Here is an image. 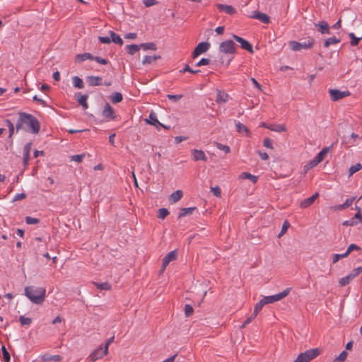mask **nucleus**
<instances>
[{"label":"nucleus","instance_id":"f257e3e1","mask_svg":"<svg viewBox=\"0 0 362 362\" xmlns=\"http://www.w3.org/2000/svg\"><path fill=\"white\" fill-rule=\"evenodd\" d=\"M236 52V47L233 40H228L222 42L218 47L219 61L223 64L225 62L224 56L228 58L226 59V66H228L230 61L233 58V55Z\"/></svg>","mask_w":362,"mask_h":362},{"label":"nucleus","instance_id":"f03ea898","mask_svg":"<svg viewBox=\"0 0 362 362\" xmlns=\"http://www.w3.org/2000/svg\"><path fill=\"white\" fill-rule=\"evenodd\" d=\"M25 296L33 303L41 304L46 297V290L42 287L26 286Z\"/></svg>","mask_w":362,"mask_h":362},{"label":"nucleus","instance_id":"7ed1b4c3","mask_svg":"<svg viewBox=\"0 0 362 362\" xmlns=\"http://www.w3.org/2000/svg\"><path fill=\"white\" fill-rule=\"evenodd\" d=\"M21 122H23L26 130L37 134L40 132V125L38 120L32 115L21 112L18 113Z\"/></svg>","mask_w":362,"mask_h":362},{"label":"nucleus","instance_id":"20e7f679","mask_svg":"<svg viewBox=\"0 0 362 362\" xmlns=\"http://www.w3.org/2000/svg\"><path fill=\"white\" fill-rule=\"evenodd\" d=\"M320 350L318 348L309 349L300 354L294 362H310L320 355Z\"/></svg>","mask_w":362,"mask_h":362},{"label":"nucleus","instance_id":"39448f33","mask_svg":"<svg viewBox=\"0 0 362 362\" xmlns=\"http://www.w3.org/2000/svg\"><path fill=\"white\" fill-rule=\"evenodd\" d=\"M314 42L315 40L313 37H309L306 41L302 42L291 41L289 42V46L293 51H300L302 49H308L312 47Z\"/></svg>","mask_w":362,"mask_h":362},{"label":"nucleus","instance_id":"423d86ee","mask_svg":"<svg viewBox=\"0 0 362 362\" xmlns=\"http://www.w3.org/2000/svg\"><path fill=\"white\" fill-rule=\"evenodd\" d=\"M291 291L290 288H287L285 290H284L282 292L277 293L276 295L269 296H264L263 298H262V300L264 302V305L273 303L274 302L281 300L286 296H287Z\"/></svg>","mask_w":362,"mask_h":362},{"label":"nucleus","instance_id":"0eeeda50","mask_svg":"<svg viewBox=\"0 0 362 362\" xmlns=\"http://www.w3.org/2000/svg\"><path fill=\"white\" fill-rule=\"evenodd\" d=\"M108 353H105V349L100 346L98 349H95L88 357L87 361L88 362H94L100 358H102L104 356Z\"/></svg>","mask_w":362,"mask_h":362},{"label":"nucleus","instance_id":"6e6552de","mask_svg":"<svg viewBox=\"0 0 362 362\" xmlns=\"http://www.w3.org/2000/svg\"><path fill=\"white\" fill-rule=\"evenodd\" d=\"M210 48V43L208 42H202L197 45V46L195 47L193 53H192V57L196 58L200 54L206 52L209 50Z\"/></svg>","mask_w":362,"mask_h":362},{"label":"nucleus","instance_id":"1a4fd4ad","mask_svg":"<svg viewBox=\"0 0 362 362\" xmlns=\"http://www.w3.org/2000/svg\"><path fill=\"white\" fill-rule=\"evenodd\" d=\"M329 93L333 101L339 100L350 95L349 91H341L337 89H329Z\"/></svg>","mask_w":362,"mask_h":362},{"label":"nucleus","instance_id":"9d476101","mask_svg":"<svg viewBox=\"0 0 362 362\" xmlns=\"http://www.w3.org/2000/svg\"><path fill=\"white\" fill-rule=\"evenodd\" d=\"M329 151V148H324L312 160H310L308 163L311 167L314 168L317 165H318L320 162H322L327 153Z\"/></svg>","mask_w":362,"mask_h":362},{"label":"nucleus","instance_id":"9b49d317","mask_svg":"<svg viewBox=\"0 0 362 362\" xmlns=\"http://www.w3.org/2000/svg\"><path fill=\"white\" fill-rule=\"evenodd\" d=\"M233 37L240 44V46L243 49L248 51L250 53H253L252 46L248 41L235 35H233Z\"/></svg>","mask_w":362,"mask_h":362},{"label":"nucleus","instance_id":"f8f14e48","mask_svg":"<svg viewBox=\"0 0 362 362\" xmlns=\"http://www.w3.org/2000/svg\"><path fill=\"white\" fill-rule=\"evenodd\" d=\"M103 116L109 119H114L115 118V113L114 109L110 105L109 103H106L102 113Z\"/></svg>","mask_w":362,"mask_h":362},{"label":"nucleus","instance_id":"ddd939ff","mask_svg":"<svg viewBox=\"0 0 362 362\" xmlns=\"http://www.w3.org/2000/svg\"><path fill=\"white\" fill-rule=\"evenodd\" d=\"M191 153L192 159L194 161L202 160L205 162L207 160V157L202 150L192 149Z\"/></svg>","mask_w":362,"mask_h":362},{"label":"nucleus","instance_id":"4468645a","mask_svg":"<svg viewBox=\"0 0 362 362\" xmlns=\"http://www.w3.org/2000/svg\"><path fill=\"white\" fill-rule=\"evenodd\" d=\"M32 148V143H27L23 148V165L25 168H27L30 160V153Z\"/></svg>","mask_w":362,"mask_h":362},{"label":"nucleus","instance_id":"2eb2a0df","mask_svg":"<svg viewBox=\"0 0 362 362\" xmlns=\"http://www.w3.org/2000/svg\"><path fill=\"white\" fill-rule=\"evenodd\" d=\"M177 252L176 251H171L163 258L162 264V272L165 270L167 265L172 261L176 259Z\"/></svg>","mask_w":362,"mask_h":362},{"label":"nucleus","instance_id":"dca6fc26","mask_svg":"<svg viewBox=\"0 0 362 362\" xmlns=\"http://www.w3.org/2000/svg\"><path fill=\"white\" fill-rule=\"evenodd\" d=\"M319 197V194L317 192L315 193L313 195H312L310 197L307 198L300 202V208L305 209L310 205H312L314 202L316 200V199Z\"/></svg>","mask_w":362,"mask_h":362},{"label":"nucleus","instance_id":"f3484780","mask_svg":"<svg viewBox=\"0 0 362 362\" xmlns=\"http://www.w3.org/2000/svg\"><path fill=\"white\" fill-rule=\"evenodd\" d=\"M315 26L317 28L318 31L322 34H329V27L327 22L320 21L317 23H315Z\"/></svg>","mask_w":362,"mask_h":362},{"label":"nucleus","instance_id":"a211bd4d","mask_svg":"<svg viewBox=\"0 0 362 362\" xmlns=\"http://www.w3.org/2000/svg\"><path fill=\"white\" fill-rule=\"evenodd\" d=\"M146 122L147 124H151V125H153V126H157V125H161L163 126V127L165 128H167L165 126L163 125L159 121L158 119H157V116L156 115L155 112H151L150 114H149V117H148V119H145Z\"/></svg>","mask_w":362,"mask_h":362},{"label":"nucleus","instance_id":"6ab92c4d","mask_svg":"<svg viewBox=\"0 0 362 362\" xmlns=\"http://www.w3.org/2000/svg\"><path fill=\"white\" fill-rule=\"evenodd\" d=\"M76 96L77 98L78 103L83 107V108L84 110L88 109V104L87 103V100L88 98V95H82L80 93H78L76 95Z\"/></svg>","mask_w":362,"mask_h":362},{"label":"nucleus","instance_id":"aec40b11","mask_svg":"<svg viewBox=\"0 0 362 362\" xmlns=\"http://www.w3.org/2000/svg\"><path fill=\"white\" fill-rule=\"evenodd\" d=\"M216 6L219 11H223L228 14L233 15L236 12L235 9L233 6L229 5L217 4Z\"/></svg>","mask_w":362,"mask_h":362},{"label":"nucleus","instance_id":"412c9836","mask_svg":"<svg viewBox=\"0 0 362 362\" xmlns=\"http://www.w3.org/2000/svg\"><path fill=\"white\" fill-rule=\"evenodd\" d=\"M183 196V193L181 190H176L175 192L172 193L169 197V202L172 204H175L179 200L182 199Z\"/></svg>","mask_w":362,"mask_h":362},{"label":"nucleus","instance_id":"4be33fe9","mask_svg":"<svg viewBox=\"0 0 362 362\" xmlns=\"http://www.w3.org/2000/svg\"><path fill=\"white\" fill-rule=\"evenodd\" d=\"M354 278H356V276L351 271L347 276L341 278L339 280V284L341 286H344L349 284Z\"/></svg>","mask_w":362,"mask_h":362},{"label":"nucleus","instance_id":"5701e85b","mask_svg":"<svg viewBox=\"0 0 362 362\" xmlns=\"http://www.w3.org/2000/svg\"><path fill=\"white\" fill-rule=\"evenodd\" d=\"M267 129L275 132H282L286 131V127L284 124H271L267 126Z\"/></svg>","mask_w":362,"mask_h":362},{"label":"nucleus","instance_id":"b1692460","mask_svg":"<svg viewBox=\"0 0 362 362\" xmlns=\"http://www.w3.org/2000/svg\"><path fill=\"white\" fill-rule=\"evenodd\" d=\"M86 80L88 84L91 86H100L102 84V78L100 76H88Z\"/></svg>","mask_w":362,"mask_h":362},{"label":"nucleus","instance_id":"393cba45","mask_svg":"<svg viewBox=\"0 0 362 362\" xmlns=\"http://www.w3.org/2000/svg\"><path fill=\"white\" fill-rule=\"evenodd\" d=\"M228 95L223 91L218 90L216 94V101L218 103H225L228 100Z\"/></svg>","mask_w":362,"mask_h":362},{"label":"nucleus","instance_id":"a878e982","mask_svg":"<svg viewBox=\"0 0 362 362\" xmlns=\"http://www.w3.org/2000/svg\"><path fill=\"white\" fill-rule=\"evenodd\" d=\"M62 359V356L59 355H49L45 354L42 356V360L44 361H54V362H59Z\"/></svg>","mask_w":362,"mask_h":362},{"label":"nucleus","instance_id":"bb28decb","mask_svg":"<svg viewBox=\"0 0 362 362\" xmlns=\"http://www.w3.org/2000/svg\"><path fill=\"white\" fill-rule=\"evenodd\" d=\"M235 127L237 132H238L239 133L245 134V135L247 136L250 135L248 128L245 124L240 123V122H237L235 123Z\"/></svg>","mask_w":362,"mask_h":362},{"label":"nucleus","instance_id":"cd10ccee","mask_svg":"<svg viewBox=\"0 0 362 362\" xmlns=\"http://www.w3.org/2000/svg\"><path fill=\"white\" fill-rule=\"evenodd\" d=\"M239 179H247L251 180L253 183L257 181V177L249 173L244 172L239 175Z\"/></svg>","mask_w":362,"mask_h":362},{"label":"nucleus","instance_id":"c85d7f7f","mask_svg":"<svg viewBox=\"0 0 362 362\" xmlns=\"http://www.w3.org/2000/svg\"><path fill=\"white\" fill-rule=\"evenodd\" d=\"M110 35L111 42H114L115 44L119 45H123V40L119 37V35H118L117 34H116L113 31H110Z\"/></svg>","mask_w":362,"mask_h":362},{"label":"nucleus","instance_id":"c756f323","mask_svg":"<svg viewBox=\"0 0 362 362\" xmlns=\"http://www.w3.org/2000/svg\"><path fill=\"white\" fill-rule=\"evenodd\" d=\"M87 59H93V57L90 53H83L81 54H78L76 57V62H82Z\"/></svg>","mask_w":362,"mask_h":362},{"label":"nucleus","instance_id":"7c9ffc66","mask_svg":"<svg viewBox=\"0 0 362 362\" xmlns=\"http://www.w3.org/2000/svg\"><path fill=\"white\" fill-rule=\"evenodd\" d=\"M194 210H196V207L182 208L180 209L178 217L181 218L187 215H190Z\"/></svg>","mask_w":362,"mask_h":362},{"label":"nucleus","instance_id":"2f4dec72","mask_svg":"<svg viewBox=\"0 0 362 362\" xmlns=\"http://www.w3.org/2000/svg\"><path fill=\"white\" fill-rule=\"evenodd\" d=\"M160 56H145L142 61L143 64H151L155 62L157 59H160Z\"/></svg>","mask_w":362,"mask_h":362},{"label":"nucleus","instance_id":"473e14b6","mask_svg":"<svg viewBox=\"0 0 362 362\" xmlns=\"http://www.w3.org/2000/svg\"><path fill=\"white\" fill-rule=\"evenodd\" d=\"M72 82H73V85L75 88H83L84 86L83 80L81 78H79L78 76H73Z\"/></svg>","mask_w":362,"mask_h":362},{"label":"nucleus","instance_id":"72a5a7b5","mask_svg":"<svg viewBox=\"0 0 362 362\" xmlns=\"http://www.w3.org/2000/svg\"><path fill=\"white\" fill-rule=\"evenodd\" d=\"M126 48H127V52L131 55L134 54L136 52H137L140 50V46L137 45H127L126 47Z\"/></svg>","mask_w":362,"mask_h":362},{"label":"nucleus","instance_id":"f704fd0d","mask_svg":"<svg viewBox=\"0 0 362 362\" xmlns=\"http://www.w3.org/2000/svg\"><path fill=\"white\" fill-rule=\"evenodd\" d=\"M340 42L339 39L335 37H329L325 41V47H329L331 45H336Z\"/></svg>","mask_w":362,"mask_h":362},{"label":"nucleus","instance_id":"c9c22d12","mask_svg":"<svg viewBox=\"0 0 362 362\" xmlns=\"http://www.w3.org/2000/svg\"><path fill=\"white\" fill-rule=\"evenodd\" d=\"M110 100L113 103H117L122 100V95L120 93L115 92L110 96Z\"/></svg>","mask_w":362,"mask_h":362},{"label":"nucleus","instance_id":"e433bc0d","mask_svg":"<svg viewBox=\"0 0 362 362\" xmlns=\"http://www.w3.org/2000/svg\"><path fill=\"white\" fill-rule=\"evenodd\" d=\"M140 49H143L144 50H156V46L153 42H148V43H142L139 45Z\"/></svg>","mask_w":362,"mask_h":362},{"label":"nucleus","instance_id":"4c0bfd02","mask_svg":"<svg viewBox=\"0 0 362 362\" xmlns=\"http://www.w3.org/2000/svg\"><path fill=\"white\" fill-rule=\"evenodd\" d=\"M257 20L264 23H269L270 22L269 17L264 13L259 12L258 16H255Z\"/></svg>","mask_w":362,"mask_h":362},{"label":"nucleus","instance_id":"58836bf2","mask_svg":"<svg viewBox=\"0 0 362 362\" xmlns=\"http://www.w3.org/2000/svg\"><path fill=\"white\" fill-rule=\"evenodd\" d=\"M355 199V197H351V198L347 199L343 204L339 205L337 208L339 209H344L349 207L352 204Z\"/></svg>","mask_w":362,"mask_h":362},{"label":"nucleus","instance_id":"ea45409f","mask_svg":"<svg viewBox=\"0 0 362 362\" xmlns=\"http://www.w3.org/2000/svg\"><path fill=\"white\" fill-rule=\"evenodd\" d=\"M93 284L98 289H100V290L108 291V290H110V288H111V286L107 282H104V283L94 282Z\"/></svg>","mask_w":362,"mask_h":362},{"label":"nucleus","instance_id":"a19ab883","mask_svg":"<svg viewBox=\"0 0 362 362\" xmlns=\"http://www.w3.org/2000/svg\"><path fill=\"white\" fill-rule=\"evenodd\" d=\"M264 305V302L262 300V299L255 304V308H254V312H253V315L254 316H257L258 315V313L260 312V310H262V307Z\"/></svg>","mask_w":362,"mask_h":362},{"label":"nucleus","instance_id":"79ce46f5","mask_svg":"<svg viewBox=\"0 0 362 362\" xmlns=\"http://www.w3.org/2000/svg\"><path fill=\"white\" fill-rule=\"evenodd\" d=\"M361 169H362V165L360 163H357L356 165L351 166L349 170V176H351L353 174L359 171Z\"/></svg>","mask_w":362,"mask_h":362},{"label":"nucleus","instance_id":"37998d69","mask_svg":"<svg viewBox=\"0 0 362 362\" xmlns=\"http://www.w3.org/2000/svg\"><path fill=\"white\" fill-rule=\"evenodd\" d=\"M215 146L219 150L223 151L225 153H228L230 151V148L228 146L223 145L221 143L215 142Z\"/></svg>","mask_w":362,"mask_h":362},{"label":"nucleus","instance_id":"c03bdc74","mask_svg":"<svg viewBox=\"0 0 362 362\" xmlns=\"http://www.w3.org/2000/svg\"><path fill=\"white\" fill-rule=\"evenodd\" d=\"M349 35L351 39L350 42L351 46H356L358 44L360 40L362 39V37H356L353 33H349Z\"/></svg>","mask_w":362,"mask_h":362},{"label":"nucleus","instance_id":"a18cd8bd","mask_svg":"<svg viewBox=\"0 0 362 362\" xmlns=\"http://www.w3.org/2000/svg\"><path fill=\"white\" fill-rule=\"evenodd\" d=\"M347 357V352L343 351L339 356L334 360V362H344Z\"/></svg>","mask_w":362,"mask_h":362},{"label":"nucleus","instance_id":"49530a36","mask_svg":"<svg viewBox=\"0 0 362 362\" xmlns=\"http://www.w3.org/2000/svg\"><path fill=\"white\" fill-rule=\"evenodd\" d=\"M19 321L22 325H30L32 323L31 318L25 317L24 316H21L19 318Z\"/></svg>","mask_w":362,"mask_h":362},{"label":"nucleus","instance_id":"de8ad7c7","mask_svg":"<svg viewBox=\"0 0 362 362\" xmlns=\"http://www.w3.org/2000/svg\"><path fill=\"white\" fill-rule=\"evenodd\" d=\"M348 256L346 252H344L343 254H334L333 255V260L332 262L334 264L337 263L340 259L346 257Z\"/></svg>","mask_w":362,"mask_h":362},{"label":"nucleus","instance_id":"09e8293b","mask_svg":"<svg viewBox=\"0 0 362 362\" xmlns=\"http://www.w3.org/2000/svg\"><path fill=\"white\" fill-rule=\"evenodd\" d=\"M5 122L7 124V127H8V129H9V136H8L11 138L14 134V125L8 119L5 120Z\"/></svg>","mask_w":362,"mask_h":362},{"label":"nucleus","instance_id":"8fccbe9b","mask_svg":"<svg viewBox=\"0 0 362 362\" xmlns=\"http://www.w3.org/2000/svg\"><path fill=\"white\" fill-rule=\"evenodd\" d=\"M169 214L168 209L165 208L158 210V218L164 219Z\"/></svg>","mask_w":362,"mask_h":362},{"label":"nucleus","instance_id":"3c124183","mask_svg":"<svg viewBox=\"0 0 362 362\" xmlns=\"http://www.w3.org/2000/svg\"><path fill=\"white\" fill-rule=\"evenodd\" d=\"M1 351H2L3 357H4V359L5 360V361L9 362L10 359H11L10 354L4 346H2Z\"/></svg>","mask_w":362,"mask_h":362},{"label":"nucleus","instance_id":"603ef678","mask_svg":"<svg viewBox=\"0 0 362 362\" xmlns=\"http://www.w3.org/2000/svg\"><path fill=\"white\" fill-rule=\"evenodd\" d=\"M290 226V223H288V221H285L283 223V226H282V228H281V233H279V237H281V235H283L284 233H286L288 228H289Z\"/></svg>","mask_w":362,"mask_h":362},{"label":"nucleus","instance_id":"864d4df0","mask_svg":"<svg viewBox=\"0 0 362 362\" xmlns=\"http://www.w3.org/2000/svg\"><path fill=\"white\" fill-rule=\"evenodd\" d=\"M25 222L27 224L32 225V224H37L39 223V219L30 216H26L25 217Z\"/></svg>","mask_w":362,"mask_h":362},{"label":"nucleus","instance_id":"5fc2aeb1","mask_svg":"<svg viewBox=\"0 0 362 362\" xmlns=\"http://www.w3.org/2000/svg\"><path fill=\"white\" fill-rule=\"evenodd\" d=\"M194 309L190 305H185V314L187 317H189L193 314Z\"/></svg>","mask_w":362,"mask_h":362},{"label":"nucleus","instance_id":"6e6d98bb","mask_svg":"<svg viewBox=\"0 0 362 362\" xmlns=\"http://www.w3.org/2000/svg\"><path fill=\"white\" fill-rule=\"evenodd\" d=\"M84 157V153L80 155H74L71 157V160L77 163H81Z\"/></svg>","mask_w":362,"mask_h":362},{"label":"nucleus","instance_id":"4d7b16f0","mask_svg":"<svg viewBox=\"0 0 362 362\" xmlns=\"http://www.w3.org/2000/svg\"><path fill=\"white\" fill-rule=\"evenodd\" d=\"M361 250V248H360L358 245H355V244H351V245L348 247L347 250H346V253H347V255H349L352 251H354V250H357V251H358V250Z\"/></svg>","mask_w":362,"mask_h":362},{"label":"nucleus","instance_id":"13d9d810","mask_svg":"<svg viewBox=\"0 0 362 362\" xmlns=\"http://www.w3.org/2000/svg\"><path fill=\"white\" fill-rule=\"evenodd\" d=\"M342 224L344 226H355V225L358 224V222L356 221H355V218H351L349 220L344 221Z\"/></svg>","mask_w":362,"mask_h":362},{"label":"nucleus","instance_id":"bf43d9fd","mask_svg":"<svg viewBox=\"0 0 362 362\" xmlns=\"http://www.w3.org/2000/svg\"><path fill=\"white\" fill-rule=\"evenodd\" d=\"M263 145H264V147H266L267 148H270V149H273L274 148V146H273V144H272V140L269 138H266L264 140Z\"/></svg>","mask_w":362,"mask_h":362},{"label":"nucleus","instance_id":"052dcab7","mask_svg":"<svg viewBox=\"0 0 362 362\" xmlns=\"http://www.w3.org/2000/svg\"><path fill=\"white\" fill-rule=\"evenodd\" d=\"M167 98L170 100L177 102L182 98V95H170V94H168L167 95Z\"/></svg>","mask_w":362,"mask_h":362},{"label":"nucleus","instance_id":"680f3d73","mask_svg":"<svg viewBox=\"0 0 362 362\" xmlns=\"http://www.w3.org/2000/svg\"><path fill=\"white\" fill-rule=\"evenodd\" d=\"M211 191L217 197H220L221 195V191L220 187H211Z\"/></svg>","mask_w":362,"mask_h":362},{"label":"nucleus","instance_id":"e2e57ef3","mask_svg":"<svg viewBox=\"0 0 362 362\" xmlns=\"http://www.w3.org/2000/svg\"><path fill=\"white\" fill-rule=\"evenodd\" d=\"M256 317V316H254V315L252 314L251 316L248 317L245 320V322H243V324L241 326V328H245L248 324H250L255 318Z\"/></svg>","mask_w":362,"mask_h":362},{"label":"nucleus","instance_id":"0e129e2a","mask_svg":"<svg viewBox=\"0 0 362 362\" xmlns=\"http://www.w3.org/2000/svg\"><path fill=\"white\" fill-rule=\"evenodd\" d=\"M26 197V194L25 193L16 194L13 199V202H17L22 200Z\"/></svg>","mask_w":362,"mask_h":362},{"label":"nucleus","instance_id":"69168bd1","mask_svg":"<svg viewBox=\"0 0 362 362\" xmlns=\"http://www.w3.org/2000/svg\"><path fill=\"white\" fill-rule=\"evenodd\" d=\"M210 60L209 59L202 58L201 60H199L196 66H201L204 65H207L209 64Z\"/></svg>","mask_w":362,"mask_h":362},{"label":"nucleus","instance_id":"338daca9","mask_svg":"<svg viewBox=\"0 0 362 362\" xmlns=\"http://www.w3.org/2000/svg\"><path fill=\"white\" fill-rule=\"evenodd\" d=\"M98 40L101 43L104 44H109L111 42L110 37H99Z\"/></svg>","mask_w":362,"mask_h":362},{"label":"nucleus","instance_id":"774afa93","mask_svg":"<svg viewBox=\"0 0 362 362\" xmlns=\"http://www.w3.org/2000/svg\"><path fill=\"white\" fill-rule=\"evenodd\" d=\"M354 218H355V221H356L358 223L362 222V215L361 214V209H358V211L356 214Z\"/></svg>","mask_w":362,"mask_h":362}]
</instances>
